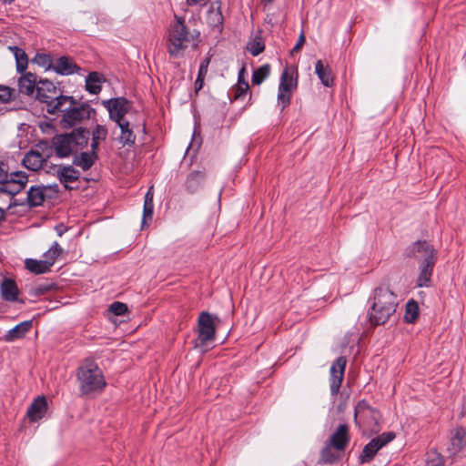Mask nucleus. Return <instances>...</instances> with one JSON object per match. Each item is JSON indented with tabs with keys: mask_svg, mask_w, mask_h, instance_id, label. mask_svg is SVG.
Returning a JSON list of instances; mask_svg holds the SVG:
<instances>
[{
	"mask_svg": "<svg viewBox=\"0 0 466 466\" xmlns=\"http://www.w3.org/2000/svg\"><path fill=\"white\" fill-rule=\"evenodd\" d=\"M48 113H63L60 121L63 128H70L83 120L90 118L93 109L88 105L77 104L71 96H60L58 100L47 108Z\"/></svg>",
	"mask_w": 466,
	"mask_h": 466,
	"instance_id": "obj_1",
	"label": "nucleus"
},
{
	"mask_svg": "<svg viewBox=\"0 0 466 466\" xmlns=\"http://www.w3.org/2000/svg\"><path fill=\"white\" fill-rule=\"evenodd\" d=\"M397 297L387 287L375 289L369 312L370 320L374 325L384 324L395 313Z\"/></svg>",
	"mask_w": 466,
	"mask_h": 466,
	"instance_id": "obj_2",
	"label": "nucleus"
},
{
	"mask_svg": "<svg viewBox=\"0 0 466 466\" xmlns=\"http://www.w3.org/2000/svg\"><path fill=\"white\" fill-rule=\"evenodd\" d=\"M88 140L89 131L80 127L70 133L56 135L52 138V147L57 157L65 158L86 148Z\"/></svg>",
	"mask_w": 466,
	"mask_h": 466,
	"instance_id": "obj_3",
	"label": "nucleus"
},
{
	"mask_svg": "<svg viewBox=\"0 0 466 466\" xmlns=\"http://www.w3.org/2000/svg\"><path fill=\"white\" fill-rule=\"evenodd\" d=\"M76 378L83 395L100 392L106 385L102 370L91 360H86L78 367Z\"/></svg>",
	"mask_w": 466,
	"mask_h": 466,
	"instance_id": "obj_4",
	"label": "nucleus"
},
{
	"mask_svg": "<svg viewBox=\"0 0 466 466\" xmlns=\"http://www.w3.org/2000/svg\"><path fill=\"white\" fill-rule=\"evenodd\" d=\"M195 35L191 33L185 22L177 19L171 25L168 34V52L173 57L183 56L185 50L194 42Z\"/></svg>",
	"mask_w": 466,
	"mask_h": 466,
	"instance_id": "obj_5",
	"label": "nucleus"
},
{
	"mask_svg": "<svg viewBox=\"0 0 466 466\" xmlns=\"http://www.w3.org/2000/svg\"><path fill=\"white\" fill-rule=\"evenodd\" d=\"M298 79L292 68L286 67L281 76L278 88V106L284 110L289 104L294 90L297 88Z\"/></svg>",
	"mask_w": 466,
	"mask_h": 466,
	"instance_id": "obj_6",
	"label": "nucleus"
},
{
	"mask_svg": "<svg viewBox=\"0 0 466 466\" xmlns=\"http://www.w3.org/2000/svg\"><path fill=\"white\" fill-rule=\"evenodd\" d=\"M217 320H218V317L208 312L203 311L199 314L198 320V336L196 342L197 348H200L201 350H206L208 343L215 339Z\"/></svg>",
	"mask_w": 466,
	"mask_h": 466,
	"instance_id": "obj_7",
	"label": "nucleus"
},
{
	"mask_svg": "<svg viewBox=\"0 0 466 466\" xmlns=\"http://www.w3.org/2000/svg\"><path fill=\"white\" fill-rule=\"evenodd\" d=\"M380 418V412L370 407L366 400L359 401L355 407L354 420L359 426L376 431Z\"/></svg>",
	"mask_w": 466,
	"mask_h": 466,
	"instance_id": "obj_8",
	"label": "nucleus"
},
{
	"mask_svg": "<svg viewBox=\"0 0 466 466\" xmlns=\"http://www.w3.org/2000/svg\"><path fill=\"white\" fill-rule=\"evenodd\" d=\"M395 437V434L392 432H385L377 438L372 439L363 449L360 456V461L361 463L370 462L372 461L377 452L387 443L391 441Z\"/></svg>",
	"mask_w": 466,
	"mask_h": 466,
	"instance_id": "obj_9",
	"label": "nucleus"
},
{
	"mask_svg": "<svg viewBox=\"0 0 466 466\" xmlns=\"http://www.w3.org/2000/svg\"><path fill=\"white\" fill-rule=\"evenodd\" d=\"M104 106L109 112V117L116 124L127 121L125 118L126 114L128 112L129 104L125 98H114L103 101Z\"/></svg>",
	"mask_w": 466,
	"mask_h": 466,
	"instance_id": "obj_10",
	"label": "nucleus"
},
{
	"mask_svg": "<svg viewBox=\"0 0 466 466\" xmlns=\"http://www.w3.org/2000/svg\"><path fill=\"white\" fill-rule=\"evenodd\" d=\"M28 182L27 175L23 171L10 173V177L0 187V192L15 196L21 192Z\"/></svg>",
	"mask_w": 466,
	"mask_h": 466,
	"instance_id": "obj_11",
	"label": "nucleus"
},
{
	"mask_svg": "<svg viewBox=\"0 0 466 466\" xmlns=\"http://www.w3.org/2000/svg\"><path fill=\"white\" fill-rule=\"evenodd\" d=\"M58 91L51 81L45 79L40 80L36 86V97L48 105V108H52V106L60 98Z\"/></svg>",
	"mask_w": 466,
	"mask_h": 466,
	"instance_id": "obj_12",
	"label": "nucleus"
},
{
	"mask_svg": "<svg viewBox=\"0 0 466 466\" xmlns=\"http://www.w3.org/2000/svg\"><path fill=\"white\" fill-rule=\"evenodd\" d=\"M347 360L345 357H339L330 367V392L336 396L341 386Z\"/></svg>",
	"mask_w": 466,
	"mask_h": 466,
	"instance_id": "obj_13",
	"label": "nucleus"
},
{
	"mask_svg": "<svg viewBox=\"0 0 466 466\" xmlns=\"http://www.w3.org/2000/svg\"><path fill=\"white\" fill-rule=\"evenodd\" d=\"M53 172L66 188H70L69 184L80 177V172L70 165L55 166Z\"/></svg>",
	"mask_w": 466,
	"mask_h": 466,
	"instance_id": "obj_14",
	"label": "nucleus"
},
{
	"mask_svg": "<svg viewBox=\"0 0 466 466\" xmlns=\"http://www.w3.org/2000/svg\"><path fill=\"white\" fill-rule=\"evenodd\" d=\"M350 442L349 426L340 424L331 434L329 440V445L339 451H343Z\"/></svg>",
	"mask_w": 466,
	"mask_h": 466,
	"instance_id": "obj_15",
	"label": "nucleus"
},
{
	"mask_svg": "<svg viewBox=\"0 0 466 466\" xmlns=\"http://www.w3.org/2000/svg\"><path fill=\"white\" fill-rule=\"evenodd\" d=\"M466 448V428L458 427L451 432L448 451L450 454L456 455Z\"/></svg>",
	"mask_w": 466,
	"mask_h": 466,
	"instance_id": "obj_16",
	"label": "nucleus"
},
{
	"mask_svg": "<svg viewBox=\"0 0 466 466\" xmlns=\"http://www.w3.org/2000/svg\"><path fill=\"white\" fill-rule=\"evenodd\" d=\"M420 254L424 258L436 259V251L433 247L426 241H417L413 243L408 249L407 255L409 257L417 256Z\"/></svg>",
	"mask_w": 466,
	"mask_h": 466,
	"instance_id": "obj_17",
	"label": "nucleus"
},
{
	"mask_svg": "<svg viewBox=\"0 0 466 466\" xmlns=\"http://www.w3.org/2000/svg\"><path fill=\"white\" fill-rule=\"evenodd\" d=\"M80 67L68 56H61L55 61L54 71L62 76H69L77 73Z\"/></svg>",
	"mask_w": 466,
	"mask_h": 466,
	"instance_id": "obj_18",
	"label": "nucleus"
},
{
	"mask_svg": "<svg viewBox=\"0 0 466 466\" xmlns=\"http://www.w3.org/2000/svg\"><path fill=\"white\" fill-rule=\"evenodd\" d=\"M47 403L45 397H38L29 406L26 415L31 421H37L42 419L46 412Z\"/></svg>",
	"mask_w": 466,
	"mask_h": 466,
	"instance_id": "obj_19",
	"label": "nucleus"
},
{
	"mask_svg": "<svg viewBox=\"0 0 466 466\" xmlns=\"http://www.w3.org/2000/svg\"><path fill=\"white\" fill-rule=\"evenodd\" d=\"M207 22L210 26L220 29L223 24L220 1H214L211 3L207 14Z\"/></svg>",
	"mask_w": 466,
	"mask_h": 466,
	"instance_id": "obj_20",
	"label": "nucleus"
},
{
	"mask_svg": "<svg viewBox=\"0 0 466 466\" xmlns=\"http://www.w3.org/2000/svg\"><path fill=\"white\" fill-rule=\"evenodd\" d=\"M36 82L37 78L35 74L25 73L18 80L19 92L26 96H32L36 90Z\"/></svg>",
	"mask_w": 466,
	"mask_h": 466,
	"instance_id": "obj_21",
	"label": "nucleus"
},
{
	"mask_svg": "<svg viewBox=\"0 0 466 466\" xmlns=\"http://www.w3.org/2000/svg\"><path fill=\"white\" fill-rule=\"evenodd\" d=\"M435 264L434 258H424L420 265V272L417 280L419 287H427L431 281L432 268Z\"/></svg>",
	"mask_w": 466,
	"mask_h": 466,
	"instance_id": "obj_22",
	"label": "nucleus"
},
{
	"mask_svg": "<svg viewBox=\"0 0 466 466\" xmlns=\"http://www.w3.org/2000/svg\"><path fill=\"white\" fill-rule=\"evenodd\" d=\"M46 161V158L43 157L42 154L37 151L31 150L25 156L23 164L27 169L36 171L43 167Z\"/></svg>",
	"mask_w": 466,
	"mask_h": 466,
	"instance_id": "obj_23",
	"label": "nucleus"
},
{
	"mask_svg": "<svg viewBox=\"0 0 466 466\" xmlns=\"http://www.w3.org/2000/svg\"><path fill=\"white\" fill-rule=\"evenodd\" d=\"M97 159V153L95 151L81 152L76 154L73 159V164L81 167L83 170L89 169Z\"/></svg>",
	"mask_w": 466,
	"mask_h": 466,
	"instance_id": "obj_24",
	"label": "nucleus"
},
{
	"mask_svg": "<svg viewBox=\"0 0 466 466\" xmlns=\"http://www.w3.org/2000/svg\"><path fill=\"white\" fill-rule=\"evenodd\" d=\"M31 321H24L9 329L4 336L5 341L11 342L23 338L31 329Z\"/></svg>",
	"mask_w": 466,
	"mask_h": 466,
	"instance_id": "obj_25",
	"label": "nucleus"
},
{
	"mask_svg": "<svg viewBox=\"0 0 466 466\" xmlns=\"http://www.w3.org/2000/svg\"><path fill=\"white\" fill-rule=\"evenodd\" d=\"M315 73L325 86H330L333 84V76L331 69L328 64L321 60H318L315 65Z\"/></svg>",
	"mask_w": 466,
	"mask_h": 466,
	"instance_id": "obj_26",
	"label": "nucleus"
},
{
	"mask_svg": "<svg viewBox=\"0 0 466 466\" xmlns=\"http://www.w3.org/2000/svg\"><path fill=\"white\" fill-rule=\"evenodd\" d=\"M1 294L4 299L5 300H16L18 295V289L15 282L8 279H4L1 284Z\"/></svg>",
	"mask_w": 466,
	"mask_h": 466,
	"instance_id": "obj_27",
	"label": "nucleus"
},
{
	"mask_svg": "<svg viewBox=\"0 0 466 466\" xmlns=\"http://www.w3.org/2000/svg\"><path fill=\"white\" fill-rule=\"evenodd\" d=\"M48 264L49 262H46L45 259L26 258L25 261V268L35 274H43L49 271L51 267Z\"/></svg>",
	"mask_w": 466,
	"mask_h": 466,
	"instance_id": "obj_28",
	"label": "nucleus"
},
{
	"mask_svg": "<svg viewBox=\"0 0 466 466\" xmlns=\"http://www.w3.org/2000/svg\"><path fill=\"white\" fill-rule=\"evenodd\" d=\"M102 76L96 72H92L86 79V90L93 95H96L101 90Z\"/></svg>",
	"mask_w": 466,
	"mask_h": 466,
	"instance_id": "obj_29",
	"label": "nucleus"
},
{
	"mask_svg": "<svg viewBox=\"0 0 466 466\" xmlns=\"http://www.w3.org/2000/svg\"><path fill=\"white\" fill-rule=\"evenodd\" d=\"M117 126L121 130V134L119 137L120 143L123 145L134 144L136 140V136L134 135L133 130L130 127L129 122H122L117 124Z\"/></svg>",
	"mask_w": 466,
	"mask_h": 466,
	"instance_id": "obj_30",
	"label": "nucleus"
},
{
	"mask_svg": "<svg viewBox=\"0 0 466 466\" xmlns=\"http://www.w3.org/2000/svg\"><path fill=\"white\" fill-rule=\"evenodd\" d=\"M45 200L44 189L41 187H31L27 192V201L32 207L42 205Z\"/></svg>",
	"mask_w": 466,
	"mask_h": 466,
	"instance_id": "obj_31",
	"label": "nucleus"
},
{
	"mask_svg": "<svg viewBox=\"0 0 466 466\" xmlns=\"http://www.w3.org/2000/svg\"><path fill=\"white\" fill-rule=\"evenodd\" d=\"M106 136L107 129L106 128V127L96 125L92 131L91 150L97 153L98 145L100 141H104L106 138Z\"/></svg>",
	"mask_w": 466,
	"mask_h": 466,
	"instance_id": "obj_32",
	"label": "nucleus"
},
{
	"mask_svg": "<svg viewBox=\"0 0 466 466\" xmlns=\"http://www.w3.org/2000/svg\"><path fill=\"white\" fill-rule=\"evenodd\" d=\"M204 181V174L197 171L192 172L187 178L186 186L190 193L197 191Z\"/></svg>",
	"mask_w": 466,
	"mask_h": 466,
	"instance_id": "obj_33",
	"label": "nucleus"
},
{
	"mask_svg": "<svg viewBox=\"0 0 466 466\" xmlns=\"http://www.w3.org/2000/svg\"><path fill=\"white\" fill-rule=\"evenodd\" d=\"M10 49L13 51L15 57L17 71L20 73L25 71L28 64L25 52L17 46L10 47Z\"/></svg>",
	"mask_w": 466,
	"mask_h": 466,
	"instance_id": "obj_34",
	"label": "nucleus"
},
{
	"mask_svg": "<svg viewBox=\"0 0 466 466\" xmlns=\"http://www.w3.org/2000/svg\"><path fill=\"white\" fill-rule=\"evenodd\" d=\"M270 74V66L266 64L256 69L251 77L253 85H260Z\"/></svg>",
	"mask_w": 466,
	"mask_h": 466,
	"instance_id": "obj_35",
	"label": "nucleus"
},
{
	"mask_svg": "<svg viewBox=\"0 0 466 466\" xmlns=\"http://www.w3.org/2000/svg\"><path fill=\"white\" fill-rule=\"evenodd\" d=\"M63 248L57 242H55L50 248L44 254V259L49 262V266L52 267L56 261L57 258L62 254Z\"/></svg>",
	"mask_w": 466,
	"mask_h": 466,
	"instance_id": "obj_36",
	"label": "nucleus"
},
{
	"mask_svg": "<svg viewBox=\"0 0 466 466\" xmlns=\"http://www.w3.org/2000/svg\"><path fill=\"white\" fill-rule=\"evenodd\" d=\"M33 62L37 66L43 67L45 70L54 69V64L52 57L48 54L37 53L33 58Z\"/></svg>",
	"mask_w": 466,
	"mask_h": 466,
	"instance_id": "obj_37",
	"label": "nucleus"
},
{
	"mask_svg": "<svg viewBox=\"0 0 466 466\" xmlns=\"http://www.w3.org/2000/svg\"><path fill=\"white\" fill-rule=\"evenodd\" d=\"M419 315V307L416 301L410 300L406 304L405 320L409 323L414 322Z\"/></svg>",
	"mask_w": 466,
	"mask_h": 466,
	"instance_id": "obj_38",
	"label": "nucleus"
},
{
	"mask_svg": "<svg viewBox=\"0 0 466 466\" xmlns=\"http://www.w3.org/2000/svg\"><path fill=\"white\" fill-rule=\"evenodd\" d=\"M247 48L252 56H257L264 51L265 45L261 38L257 37L248 44Z\"/></svg>",
	"mask_w": 466,
	"mask_h": 466,
	"instance_id": "obj_39",
	"label": "nucleus"
},
{
	"mask_svg": "<svg viewBox=\"0 0 466 466\" xmlns=\"http://www.w3.org/2000/svg\"><path fill=\"white\" fill-rule=\"evenodd\" d=\"M426 466H445L441 455L436 451H430L427 453Z\"/></svg>",
	"mask_w": 466,
	"mask_h": 466,
	"instance_id": "obj_40",
	"label": "nucleus"
},
{
	"mask_svg": "<svg viewBox=\"0 0 466 466\" xmlns=\"http://www.w3.org/2000/svg\"><path fill=\"white\" fill-rule=\"evenodd\" d=\"M15 90L6 86H0V104L7 103L15 98Z\"/></svg>",
	"mask_w": 466,
	"mask_h": 466,
	"instance_id": "obj_41",
	"label": "nucleus"
},
{
	"mask_svg": "<svg viewBox=\"0 0 466 466\" xmlns=\"http://www.w3.org/2000/svg\"><path fill=\"white\" fill-rule=\"evenodd\" d=\"M248 89H249V86H248V82L238 81V84H237V86L235 89L234 98L235 99L241 98L243 96H245L248 93Z\"/></svg>",
	"mask_w": 466,
	"mask_h": 466,
	"instance_id": "obj_42",
	"label": "nucleus"
},
{
	"mask_svg": "<svg viewBox=\"0 0 466 466\" xmlns=\"http://www.w3.org/2000/svg\"><path fill=\"white\" fill-rule=\"evenodd\" d=\"M127 310V307L125 303L116 301L112 303L109 307V311L113 313L115 316H122Z\"/></svg>",
	"mask_w": 466,
	"mask_h": 466,
	"instance_id": "obj_43",
	"label": "nucleus"
},
{
	"mask_svg": "<svg viewBox=\"0 0 466 466\" xmlns=\"http://www.w3.org/2000/svg\"><path fill=\"white\" fill-rule=\"evenodd\" d=\"M333 448L329 444L321 451V460L326 463H332L337 458L332 453Z\"/></svg>",
	"mask_w": 466,
	"mask_h": 466,
	"instance_id": "obj_44",
	"label": "nucleus"
},
{
	"mask_svg": "<svg viewBox=\"0 0 466 466\" xmlns=\"http://www.w3.org/2000/svg\"><path fill=\"white\" fill-rule=\"evenodd\" d=\"M209 65V59L206 58L204 59L198 68V82H204L205 76L208 73V67Z\"/></svg>",
	"mask_w": 466,
	"mask_h": 466,
	"instance_id": "obj_45",
	"label": "nucleus"
},
{
	"mask_svg": "<svg viewBox=\"0 0 466 466\" xmlns=\"http://www.w3.org/2000/svg\"><path fill=\"white\" fill-rule=\"evenodd\" d=\"M10 177V174L7 171V167L5 163H0V184H2L4 181H6L8 177Z\"/></svg>",
	"mask_w": 466,
	"mask_h": 466,
	"instance_id": "obj_46",
	"label": "nucleus"
},
{
	"mask_svg": "<svg viewBox=\"0 0 466 466\" xmlns=\"http://www.w3.org/2000/svg\"><path fill=\"white\" fill-rule=\"evenodd\" d=\"M305 40H306L305 35H304V34H303V33H301V34H300V35H299V39H298V41H297V43H296V45H295V46H294V47L292 48V51H291V52H292V53H297V52H299V51L301 49V47L303 46V45H304V43H305Z\"/></svg>",
	"mask_w": 466,
	"mask_h": 466,
	"instance_id": "obj_47",
	"label": "nucleus"
},
{
	"mask_svg": "<svg viewBox=\"0 0 466 466\" xmlns=\"http://www.w3.org/2000/svg\"><path fill=\"white\" fill-rule=\"evenodd\" d=\"M142 225H144L146 223V198L144 199V204H143V213H142Z\"/></svg>",
	"mask_w": 466,
	"mask_h": 466,
	"instance_id": "obj_48",
	"label": "nucleus"
},
{
	"mask_svg": "<svg viewBox=\"0 0 466 466\" xmlns=\"http://www.w3.org/2000/svg\"><path fill=\"white\" fill-rule=\"evenodd\" d=\"M47 289L46 287H43V286H40L38 288L35 289V294L38 295V294H42L44 293L46 290Z\"/></svg>",
	"mask_w": 466,
	"mask_h": 466,
	"instance_id": "obj_49",
	"label": "nucleus"
},
{
	"mask_svg": "<svg viewBox=\"0 0 466 466\" xmlns=\"http://www.w3.org/2000/svg\"><path fill=\"white\" fill-rule=\"evenodd\" d=\"M245 74V68H242L238 73V81H245L243 79Z\"/></svg>",
	"mask_w": 466,
	"mask_h": 466,
	"instance_id": "obj_50",
	"label": "nucleus"
},
{
	"mask_svg": "<svg viewBox=\"0 0 466 466\" xmlns=\"http://www.w3.org/2000/svg\"><path fill=\"white\" fill-rule=\"evenodd\" d=\"M56 231H57L58 236H62V235H63V233H64V228H63V227H62V226H58V227H56Z\"/></svg>",
	"mask_w": 466,
	"mask_h": 466,
	"instance_id": "obj_51",
	"label": "nucleus"
},
{
	"mask_svg": "<svg viewBox=\"0 0 466 466\" xmlns=\"http://www.w3.org/2000/svg\"><path fill=\"white\" fill-rule=\"evenodd\" d=\"M147 219L151 218L152 216V207H149V205L147 204Z\"/></svg>",
	"mask_w": 466,
	"mask_h": 466,
	"instance_id": "obj_52",
	"label": "nucleus"
},
{
	"mask_svg": "<svg viewBox=\"0 0 466 466\" xmlns=\"http://www.w3.org/2000/svg\"><path fill=\"white\" fill-rule=\"evenodd\" d=\"M5 218V212L3 208H0V221L4 220Z\"/></svg>",
	"mask_w": 466,
	"mask_h": 466,
	"instance_id": "obj_53",
	"label": "nucleus"
},
{
	"mask_svg": "<svg viewBox=\"0 0 466 466\" xmlns=\"http://www.w3.org/2000/svg\"><path fill=\"white\" fill-rule=\"evenodd\" d=\"M195 85H196V88L197 89H200L202 87V86H203V83L198 82V79H197Z\"/></svg>",
	"mask_w": 466,
	"mask_h": 466,
	"instance_id": "obj_54",
	"label": "nucleus"
},
{
	"mask_svg": "<svg viewBox=\"0 0 466 466\" xmlns=\"http://www.w3.org/2000/svg\"><path fill=\"white\" fill-rule=\"evenodd\" d=\"M264 5H268L273 2V0H261Z\"/></svg>",
	"mask_w": 466,
	"mask_h": 466,
	"instance_id": "obj_55",
	"label": "nucleus"
},
{
	"mask_svg": "<svg viewBox=\"0 0 466 466\" xmlns=\"http://www.w3.org/2000/svg\"><path fill=\"white\" fill-rule=\"evenodd\" d=\"M149 194H150V190H147V198L149 197Z\"/></svg>",
	"mask_w": 466,
	"mask_h": 466,
	"instance_id": "obj_56",
	"label": "nucleus"
}]
</instances>
